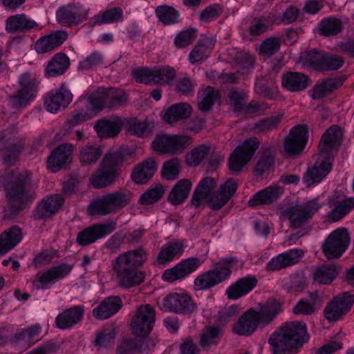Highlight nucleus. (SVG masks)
Here are the masks:
<instances>
[{"label":"nucleus","instance_id":"obj_35","mask_svg":"<svg viewBox=\"0 0 354 354\" xmlns=\"http://www.w3.org/2000/svg\"><path fill=\"white\" fill-rule=\"evenodd\" d=\"M310 79L300 72H287L281 77L283 87L291 92L304 91L310 86Z\"/></svg>","mask_w":354,"mask_h":354},{"label":"nucleus","instance_id":"obj_17","mask_svg":"<svg viewBox=\"0 0 354 354\" xmlns=\"http://www.w3.org/2000/svg\"><path fill=\"white\" fill-rule=\"evenodd\" d=\"M65 203L64 197L60 194H52L43 198L32 212L35 220L46 221L51 218L62 208Z\"/></svg>","mask_w":354,"mask_h":354},{"label":"nucleus","instance_id":"obj_50","mask_svg":"<svg viewBox=\"0 0 354 354\" xmlns=\"http://www.w3.org/2000/svg\"><path fill=\"white\" fill-rule=\"evenodd\" d=\"M184 245L181 241H169L163 245L157 257L160 264H165L172 261L176 256L183 253Z\"/></svg>","mask_w":354,"mask_h":354},{"label":"nucleus","instance_id":"obj_37","mask_svg":"<svg viewBox=\"0 0 354 354\" xmlns=\"http://www.w3.org/2000/svg\"><path fill=\"white\" fill-rule=\"evenodd\" d=\"M283 194V189L278 185H271L252 196L248 201L250 207L270 205L276 201Z\"/></svg>","mask_w":354,"mask_h":354},{"label":"nucleus","instance_id":"obj_41","mask_svg":"<svg viewBox=\"0 0 354 354\" xmlns=\"http://www.w3.org/2000/svg\"><path fill=\"white\" fill-rule=\"evenodd\" d=\"M259 306L257 317L263 326L270 324L281 311V304L273 298H269L263 304H259Z\"/></svg>","mask_w":354,"mask_h":354},{"label":"nucleus","instance_id":"obj_33","mask_svg":"<svg viewBox=\"0 0 354 354\" xmlns=\"http://www.w3.org/2000/svg\"><path fill=\"white\" fill-rule=\"evenodd\" d=\"M38 26V24L26 15L16 14L6 21V30L9 33L26 32Z\"/></svg>","mask_w":354,"mask_h":354},{"label":"nucleus","instance_id":"obj_11","mask_svg":"<svg viewBox=\"0 0 354 354\" xmlns=\"http://www.w3.org/2000/svg\"><path fill=\"white\" fill-rule=\"evenodd\" d=\"M350 244V236L346 228H337L329 234L322 245V252L328 260L339 258Z\"/></svg>","mask_w":354,"mask_h":354},{"label":"nucleus","instance_id":"obj_14","mask_svg":"<svg viewBox=\"0 0 354 354\" xmlns=\"http://www.w3.org/2000/svg\"><path fill=\"white\" fill-rule=\"evenodd\" d=\"M117 222L109 220L102 223L91 225L81 230L76 237V242L82 247L88 246L101 239L115 230Z\"/></svg>","mask_w":354,"mask_h":354},{"label":"nucleus","instance_id":"obj_34","mask_svg":"<svg viewBox=\"0 0 354 354\" xmlns=\"http://www.w3.org/2000/svg\"><path fill=\"white\" fill-rule=\"evenodd\" d=\"M68 38V33L57 30L39 39L35 46L38 53H46L60 46Z\"/></svg>","mask_w":354,"mask_h":354},{"label":"nucleus","instance_id":"obj_42","mask_svg":"<svg viewBox=\"0 0 354 354\" xmlns=\"http://www.w3.org/2000/svg\"><path fill=\"white\" fill-rule=\"evenodd\" d=\"M97 110L89 99L84 102V104L71 112L67 119V124L71 127L79 125L82 122L93 118L97 114Z\"/></svg>","mask_w":354,"mask_h":354},{"label":"nucleus","instance_id":"obj_58","mask_svg":"<svg viewBox=\"0 0 354 354\" xmlns=\"http://www.w3.org/2000/svg\"><path fill=\"white\" fill-rule=\"evenodd\" d=\"M272 23L273 21L270 16H261V17L254 18L251 21V24L248 28V32L252 36L260 35L266 32Z\"/></svg>","mask_w":354,"mask_h":354},{"label":"nucleus","instance_id":"obj_8","mask_svg":"<svg viewBox=\"0 0 354 354\" xmlns=\"http://www.w3.org/2000/svg\"><path fill=\"white\" fill-rule=\"evenodd\" d=\"M89 99L97 111L104 109L116 110L127 104L128 95L122 89L110 87L97 90L89 95Z\"/></svg>","mask_w":354,"mask_h":354},{"label":"nucleus","instance_id":"obj_32","mask_svg":"<svg viewBox=\"0 0 354 354\" xmlns=\"http://www.w3.org/2000/svg\"><path fill=\"white\" fill-rule=\"evenodd\" d=\"M122 125V118L111 115L97 120L94 129L101 138H114L120 132Z\"/></svg>","mask_w":354,"mask_h":354},{"label":"nucleus","instance_id":"obj_61","mask_svg":"<svg viewBox=\"0 0 354 354\" xmlns=\"http://www.w3.org/2000/svg\"><path fill=\"white\" fill-rule=\"evenodd\" d=\"M180 171V160L173 158L164 162L162 168V177L168 180H175Z\"/></svg>","mask_w":354,"mask_h":354},{"label":"nucleus","instance_id":"obj_16","mask_svg":"<svg viewBox=\"0 0 354 354\" xmlns=\"http://www.w3.org/2000/svg\"><path fill=\"white\" fill-rule=\"evenodd\" d=\"M87 14L88 10L80 3H72L59 8L56 12V18L62 26L71 27L82 23Z\"/></svg>","mask_w":354,"mask_h":354},{"label":"nucleus","instance_id":"obj_63","mask_svg":"<svg viewBox=\"0 0 354 354\" xmlns=\"http://www.w3.org/2000/svg\"><path fill=\"white\" fill-rule=\"evenodd\" d=\"M34 98L28 92L25 93L18 89L9 96L8 102L13 109L20 110L26 107Z\"/></svg>","mask_w":354,"mask_h":354},{"label":"nucleus","instance_id":"obj_13","mask_svg":"<svg viewBox=\"0 0 354 354\" xmlns=\"http://www.w3.org/2000/svg\"><path fill=\"white\" fill-rule=\"evenodd\" d=\"M259 145V139L253 137L236 147L229 158V169L235 172L241 171L254 156Z\"/></svg>","mask_w":354,"mask_h":354},{"label":"nucleus","instance_id":"obj_49","mask_svg":"<svg viewBox=\"0 0 354 354\" xmlns=\"http://www.w3.org/2000/svg\"><path fill=\"white\" fill-rule=\"evenodd\" d=\"M337 266L333 263L324 264L315 268L313 280L318 284L329 285L337 277Z\"/></svg>","mask_w":354,"mask_h":354},{"label":"nucleus","instance_id":"obj_36","mask_svg":"<svg viewBox=\"0 0 354 354\" xmlns=\"http://www.w3.org/2000/svg\"><path fill=\"white\" fill-rule=\"evenodd\" d=\"M73 150V145L69 144L61 145L53 149L48 158V165L50 169L56 172L63 165L69 162Z\"/></svg>","mask_w":354,"mask_h":354},{"label":"nucleus","instance_id":"obj_23","mask_svg":"<svg viewBox=\"0 0 354 354\" xmlns=\"http://www.w3.org/2000/svg\"><path fill=\"white\" fill-rule=\"evenodd\" d=\"M259 324L261 323L257 317V310L250 308L238 319L232 326V330L236 335L248 337L257 330Z\"/></svg>","mask_w":354,"mask_h":354},{"label":"nucleus","instance_id":"obj_26","mask_svg":"<svg viewBox=\"0 0 354 354\" xmlns=\"http://www.w3.org/2000/svg\"><path fill=\"white\" fill-rule=\"evenodd\" d=\"M237 189L235 180L230 178L221 185L219 189L209 197L208 205L214 210H218L223 207L234 194Z\"/></svg>","mask_w":354,"mask_h":354},{"label":"nucleus","instance_id":"obj_4","mask_svg":"<svg viewBox=\"0 0 354 354\" xmlns=\"http://www.w3.org/2000/svg\"><path fill=\"white\" fill-rule=\"evenodd\" d=\"M124 158V153L118 150L106 153L95 172L90 176V185L95 189H102L113 184Z\"/></svg>","mask_w":354,"mask_h":354},{"label":"nucleus","instance_id":"obj_52","mask_svg":"<svg viewBox=\"0 0 354 354\" xmlns=\"http://www.w3.org/2000/svg\"><path fill=\"white\" fill-rule=\"evenodd\" d=\"M192 188V183L187 179L179 180L172 188L168 196V201L178 205L187 198Z\"/></svg>","mask_w":354,"mask_h":354},{"label":"nucleus","instance_id":"obj_9","mask_svg":"<svg viewBox=\"0 0 354 354\" xmlns=\"http://www.w3.org/2000/svg\"><path fill=\"white\" fill-rule=\"evenodd\" d=\"M301 57L305 65L322 72L336 71L340 68L344 63V59L339 55L316 49L306 52Z\"/></svg>","mask_w":354,"mask_h":354},{"label":"nucleus","instance_id":"obj_10","mask_svg":"<svg viewBox=\"0 0 354 354\" xmlns=\"http://www.w3.org/2000/svg\"><path fill=\"white\" fill-rule=\"evenodd\" d=\"M133 77L138 83L148 85H170L176 76V70L171 66H162L151 70L149 68H139L133 72Z\"/></svg>","mask_w":354,"mask_h":354},{"label":"nucleus","instance_id":"obj_15","mask_svg":"<svg viewBox=\"0 0 354 354\" xmlns=\"http://www.w3.org/2000/svg\"><path fill=\"white\" fill-rule=\"evenodd\" d=\"M354 296L349 292L338 294L326 305L324 315L329 322H335L342 318L351 309Z\"/></svg>","mask_w":354,"mask_h":354},{"label":"nucleus","instance_id":"obj_64","mask_svg":"<svg viewBox=\"0 0 354 354\" xmlns=\"http://www.w3.org/2000/svg\"><path fill=\"white\" fill-rule=\"evenodd\" d=\"M19 90L24 92H28V94L35 97L37 93L38 82L36 78L29 73L22 74L19 78Z\"/></svg>","mask_w":354,"mask_h":354},{"label":"nucleus","instance_id":"obj_46","mask_svg":"<svg viewBox=\"0 0 354 354\" xmlns=\"http://www.w3.org/2000/svg\"><path fill=\"white\" fill-rule=\"evenodd\" d=\"M344 29L342 21L335 17H328L322 19L317 26V33L324 37H334Z\"/></svg>","mask_w":354,"mask_h":354},{"label":"nucleus","instance_id":"obj_40","mask_svg":"<svg viewBox=\"0 0 354 354\" xmlns=\"http://www.w3.org/2000/svg\"><path fill=\"white\" fill-rule=\"evenodd\" d=\"M224 329L216 325L205 327L201 333L199 344L205 351L216 346L223 336Z\"/></svg>","mask_w":354,"mask_h":354},{"label":"nucleus","instance_id":"obj_24","mask_svg":"<svg viewBox=\"0 0 354 354\" xmlns=\"http://www.w3.org/2000/svg\"><path fill=\"white\" fill-rule=\"evenodd\" d=\"M304 256L301 249H290L273 257L266 264V270L268 272H276L299 262Z\"/></svg>","mask_w":354,"mask_h":354},{"label":"nucleus","instance_id":"obj_43","mask_svg":"<svg viewBox=\"0 0 354 354\" xmlns=\"http://www.w3.org/2000/svg\"><path fill=\"white\" fill-rule=\"evenodd\" d=\"M0 150L3 153V162L7 166L14 165L24 151V145L21 143H15L6 140L0 137Z\"/></svg>","mask_w":354,"mask_h":354},{"label":"nucleus","instance_id":"obj_28","mask_svg":"<svg viewBox=\"0 0 354 354\" xmlns=\"http://www.w3.org/2000/svg\"><path fill=\"white\" fill-rule=\"evenodd\" d=\"M84 307L77 305L65 309L55 318V324L57 328L66 330L78 324L83 319Z\"/></svg>","mask_w":354,"mask_h":354},{"label":"nucleus","instance_id":"obj_19","mask_svg":"<svg viewBox=\"0 0 354 354\" xmlns=\"http://www.w3.org/2000/svg\"><path fill=\"white\" fill-rule=\"evenodd\" d=\"M202 264V261L197 257H190L183 260L170 269L163 272L162 279L167 282H174L182 279L196 270Z\"/></svg>","mask_w":354,"mask_h":354},{"label":"nucleus","instance_id":"obj_62","mask_svg":"<svg viewBox=\"0 0 354 354\" xmlns=\"http://www.w3.org/2000/svg\"><path fill=\"white\" fill-rule=\"evenodd\" d=\"M164 192L163 186L161 184H156L140 196V202L145 205L153 204L161 198Z\"/></svg>","mask_w":354,"mask_h":354},{"label":"nucleus","instance_id":"obj_29","mask_svg":"<svg viewBox=\"0 0 354 354\" xmlns=\"http://www.w3.org/2000/svg\"><path fill=\"white\" fill-rule=\"evenodd\" d=\"M330 160L320 157L312 167H308L304 175L303 180L307 187L320 183L331 170Z\"/></svg>","mask_w":354,"mask_h":354},{"label":"nucleus","instance_id":"obj_27","mask_svg":"<svg viewBox=\"0 0 354 354\" xmlns=\"http://www.w3.org/2000/svg\"><path fill=\"white\" fill-rule=\"evenodd\" d=\"M41 327L39 324L31 325L26 329L18 330L13 333L11 345L27 350L38 341Z\"/></svg>","mask_w":354,"mask_h":354},{"label":"nucleus","instance_id":"obj_56","mask_svg":"<svg viewBox=\"0 0 354 354\" xmlns=\"http://www.w3.org/2000/svg\"><path fill=\"white\" fill-rule=\"evenodd\" d=\"M128 130L131 135L140 138L149 136L153 131L154 124L147 121H140L136 118H131L128 122Z\"/></svg>","mask_w":354,"mask_h":354},{"label":"nucleus","instance_id":"obj_25","mask_svg":"<svg viewBox=\"0 0 354 354\" xmlns=\"http://www.w3.org/2000/svg\"><path fill=\"white\" fill-rule=\"evenodd\" d=\"M73 95L64 84L56 89L50 91L45 99L44 104L48 111L55 113L61 108H66L70 104Z\"/></svg>","mask_w":354,"mask_h":354},{"label":"nucleus","instance_id":"obj_30","mask_svg":"<svg viewBox=\"0 0 354 354\" xmlns=\"http://www.w3.org/2000/svg\"><path fill=\"white\" fill-rule=\"evenodd\" d=\"M328 204L330 207H333L327 216V221L329 223L339 221L347 215L354 207V201L352 198H339L337 192L329 198Z\"/></svg>","mask_w":354,"mask_h":354},{"label":"nucleus","instance_id":"obj_45","mask_svg":"<svg viewBox=\"0 0 354 354\" xmlns=\"http://www.w3.org/2000/svg\"><path fill=\"white\" fill-rule=\"evenodd\" d=\"M156 169L155 160L153 158H149L133 169L131 178L137 184H145L152 178Z\"/></svg>","mask_w":354,"mask_h":354},{"label":"nucleus","instance_id":"obj_1","mask_svg":"<svg viewBox=\"0 0 354 354\" xmlns=\"http://www.w3.org/2000/svg\"><path fill=\"white\" fill-rule=\"evenodd\" d=\"M147 256V251L139 247L120 254L112 261V270L119 287L129 289L145 281V273L139 268L146 262Z\"/></svg>","mask_w":354,"mask_h":354},{"label":"nucleus","instance_id":"obj_2","mask_svg":"<svg viewBox=\"0 0 354 354\" xmlns=\"http://www.w3.org/2000/svg\"><path fill=\"white\" fill-rule=\"evenodd\" d=\"M308 340L306 324L295 321L277 328L270 335L268 344L272 354H297Z\"/></svg>","mask_w":354,"mask_h":354},{"label":"nucleus","instance_id":"obj_38","mask_svg":"<svg viewBox=\"0 0 354 354\" xmlns=\"http://www.w3.org/2000/svg\"><path fill=\"white\" fill-rule=\"evenodd\" d=\"M192 112V106L186 102H180L170 106L163 115L162 120L171 125L176 124L178 121L187 119Z\"/></svg>","mask_w":354,"mask_h":354},{"label":"nucleus","instance_id":"obj_60","mask_svg":"<svg viewBox=\"0 0 354 354\" xmlns=\"http://www.w3.org/2000/svg\"><path fill=\"white\" fill-rule=\"evenodd\" d=\"M210 148L201 145L193 149L185 156V162L189 167L198 166L209 152Z\"/></svg>","mask_w":354,"mask_h":354},{"label":"nucleus","instance_id":"obj_12","mask_svg":"<svg viewBox=\"0 0 354 354\" xmlns=\"http://www.w3.org/2000/svg\"><path fill=\"white\" fill-rule=\"evenodd\" d=\"M156 310L149 304L140 306L131 321L133 333L138 337L147 336L153 330Z\"/></svg>","mask_w":354,"mask_h":354},{"label":"nucleus","instance_id":"obj_47","mask_svg":"<svg viewBox=\"0 0 354 354\" xmlns=\"http://www.w3.org/2000/svg\"><path fill=\"white\" fill-rule=\"evenodd\" d=\"M22 239V233L18 226H13L0 235V252L5 254L14 248Z\"/></svg>","mask_w":354,"mask_h":354},{"label":"nucleus","instance_id":"obj_21","mask_svg":"<svg viewBox=\"0 0 354 354\" xmlns=\"http://www.w3.org/2000/svg\"><path fill=\"white\" fill-rule=\"evenodd\" d=\"M163 306L175 313L191 315L197 309V305L186 294L172 293L163 299Z\"/></svg>","mask_w":354,"mask_h":354},{"label":"nucleus","instance_id":"obj_7","mask_svg":"<svg viewBox=\"0 0 354 354\" xmlns=\"http://www.w3.org/2000/svg\"><path fill=\"white\" fill-rule=\"evenodd\" d=\"M322 205L318 198H313L306 203L286 207L281 214L284 219L289 221L291 228H299L312 219Z\"/></svg>","mask_w":354,"mask_h":354},{"label":"nucleus","instance_id":"obj_18","mask_svg":"<svg viewBox=\"0 0 354 354\" xmlns=\"http://www.w3.org/2000/svg\"><path fill=\"white\" fill-rule=\"evenodd\" d=\"M308 139V131L306 126L294 127L284 140L285 152L290 156L301 153L306 145Z\"/></svg>","mask_w":354,"mask_h":354},{"label":"nucleus","instance_id":"obj_51","mask_svg":"<svg viewBox=\"0 0 354 354\" xmlns=\"http://www.w3.org/2000/svg\"><path fill=\"white\" fill-rule=\"evenodd\" d=\"M342 84V81L337 78H327L314 86L310 91V95L313 100H319L330 95Z\"/></svg>","mask_w":354,"mask_h":354},{"label":"nucleus","instance_id":"obj_57","mask_svg":"<svg viewBox=\"0 0 354 354\" xmlns=\"http://www.w3.org/2000/svg\"><path fill=\"white\" fill-rule=\"evenodd\" d=\"M123 19V11L120 7H113L106 10L101 15L94 17L92 26L100 25L102 24L115 23Z\"/></svg>","mask_w":354,"mask_h":354},{"label":"nucleus","instance_id":"obj_6","mask_svg":"<svg viewBox=\"0 0 354 354\" xmlns=\"http://www.w3.org/2000/svg\"><path fill=\"white\" fill-rule=\"evenodd\" d=\"M235 257L224 259L214 265V268L207 270L194 279L196 290H205L225 281L232 274V268L236 264Z\"/></svg>","mask_w":354,"mask_h":354},{"label":"nucleus","instance_id":"obj_39","mask_svg":"<svg viewBox=\"0 0 354 354\" xmlns=\"http://www.w3.org/2000/svg\"><path fill=\"white\" fill-rule=\"evenodd\" d=\"M257 285L254 276H248L239 279L226 290V295L230 299H237L249 293Z\"/></svg>","mask_w":354,"mask_h":354},{"label":"nucleus","instance_id":"obj_59","mask_svg":"<svg viewBox=\"0 0 354 354\" xmlns=\"http://www.w3.org/2000/svg\"><path fill=\"white\" fill-rule=\"evenodd\" d=\"M196 82L187 75L179 77L175 80L174 90L180 95H193L195 91Z\"/></svg>","mask_w":354,"mask_h":354},{"label":"nucleus","instance_id":"obj_44","mask_svg":"<svg viewBox=\"0 0 354 354\" xmlns=\"http://www.w3.org/2000/svg\"><path fill=\"white\" fill-rule=\"evenodd\" d=\"M214 47V41L212 38L208 37L201 38L189 53V62L194 64L205 60L211 54Z\"/></svg>","mask_w":354,"mask_h":354},{"label":"nucleus","instance_id":"obj_22","mask_svg":"<svg viewBox=\"0 0 354 354\" xmlns=\"http://www.w3.org/2000/svg\"><path fill=\"white\" fill-rule=\"evenodd\" d=\"M72 267L66 263H62L41 274H37L32 282L34 284L39 283L37 285V288H48L49 285L53 284L67 276L71 272Z\"/></svg>","mask_w":354,"mask_h":354},{"label":"nucleus","instance_id":"obj_54","mask_svg":"<svg viewBox=\"0 0 354 354\" xmlns=\"http://www.w3.org/2000/svg\"><path fill=\"white\" fill-rule=\"evenodd\" d=\"M145 339L142 338H124L117 346L118 354H136L145 349Z\"/></svg>","mask_w":354,"mask_h":354},{"label":"nucleus","instance_id":"obj_31","mask_svg":"<svg viewBox=\"0 0 354 354\" xmlns=\"http://www.w3.org/2000/svg\"><path fill=\"white\" fill-rule=\"evenodd\" d=\"M122 307V301L119 296H109L93 310V316L100 320L106 319L116 314Z\"/></svg>","mask_w":354,"mask_h":354},{"label":"nucleus","instance_id":"obj_5","mask_svg":"<svg viewBox=\"0 0 354 354\" xmlns=\"http://www.w3.org/2000/svg\"><path fill=\"white\" fill-rule=\"evenodd\" d=\"M131 198L129 192H113L93 201L88 206V211L92 216H106L126 207Z\"/></svg>","mask_w":354,"mask_h":354},{"label":"nucleus","instance_id":"obj_55","mask_svg":"<svg viewBox=\"0 0 354 354\" xmlns=\"http://www.w3.org/2000/svg\"><path fill=\"white\" fill-rule=\"evenodd\" d=\"M155 13L158 20L164 25L178 24L180 14L174 7L167 5L157 6Z\"/></svg>","mask_w":354,"mask_h":354},{"label":"nucleus","instance_id":"obj_53","mask_svg":"<svg viewBox=\"0 0 354 354\" xmlns=\"http://www.w3.org/2000/svg\"><path fill=\"white\" fill-rule=\"evenodd\" d=\"M102 150L100 147L86 145L80 148L79 159L84 166L95 165L102 155Z\"/></svg>","mask_w":354,"mask_h":354},{"label":"nucleus","instance_id":"obj_20","mask_svg":"<svg viewBox=\"0 0 354 354\" xmlns=\"http://www.w3.org/2000/svg\"><path fill=\"white\" fill-rule=\"evenodd\" d=\"M342 131L337 125H332L326 130L319 143V151L322 157L330 159L342 143Z\"/></svg>","mask_w":354,"mask_h":354},{"label":"nucleus","instance_id":"obj_3","mask_svg":"<svg viewBox=\"0 0 354 354\" xmlns=\"http://www.w3.org/2000/svg\"><path fill=\"white\" fill-rule=\"evenodd\" d=\"M9 212L17 215L28 207L36 198V192L32 182V173L25 171L19 174L7 187Z\"/></svg>","mask_w":354,"mask_h":354},{"label":"nucleus","instance_id":"obj_48","mask_svg":"<svg viewBox=\"0 0 354 354\" xmlns=\"http://www.w3.org/2000/svg\"><path fill=\"white\" fill-rule=\"evenodd\" d=\"M70 66V60L66 55L59 53L55 54L48 62L46 74L48 77H57L63 75Z\"/></svg>","mask_w":354,"mask_h":354}]
</instances>
